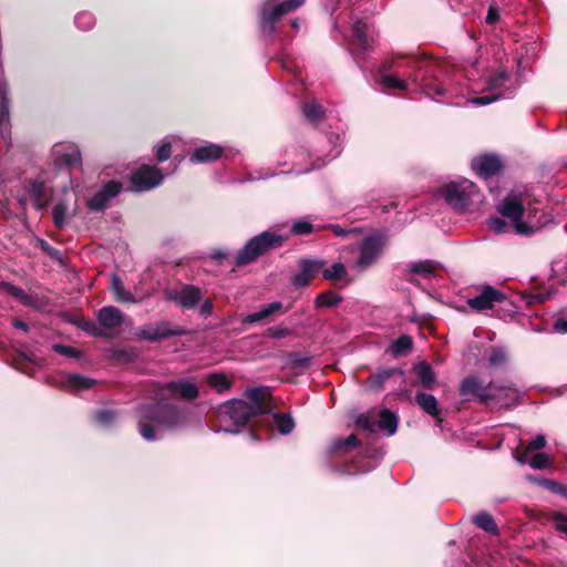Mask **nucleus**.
Here are the masks:
<instances>
[{"instance_id":"nucleus-2","label":"nucleus","mask_w":567,"mask_h":567,"mask_svg":"<svg viewBox=\"0 0 567 567\" xmlns=\"http://www.w3.org/2000/svg\"><path fill=\"white\" fill-rule=\"evenodd\" d=\"M461 396L474 398L484 406L512 408L519 400L518 390L514 384H498L494 381L485 383L477 375L462 380L458 389Z\"/></svg>"},{"instance_id":"nucleus-49","label":"nucleus","mask_w":567,"mask_h":567,"mask_svg":"<svg viewBox=\"0 0 567 567\" xmlns=\"http://www.w3.org/2000/svg\"><path fill=\"white\" fill-rule=\"evenodd\" d=\"M550 461L547 454L536 453L530 460L529 465L535 470H544L548 467Z\"/></svg>"},{"instance_id":"nucleus-64","label":"nucleus","mask_w":567,"mask_h":567,"mask_svg":"<svg viewBox=\"0 0 567 567\" xmlns=\"http://www.w3.org/2000/svg\"><path fill=\"white\" fill-rule=\"evenodd\" d=\"M554 328L557 332L567 333V317L558 318L554 323Z\"/></svg>"},{"instance_id":"nucleus-34","label":"nucleus","mask_w":567,"mask_h":567,"mask_svg":"<svg viewBox=\"0 0 567 567\" xmlns=\"http://www.w3.org/2000/svg\"><path fill=\"white\" fill-rule=\"evenodd\" d=\"M272 420L281 435L290 434L295 429V421L290 414L284 412H276L272 414Z\"/></svg>"},{"instance_id":"nucleus-17","label":"nucleus","mask_w":567,"mask_h":567,"mask_svg":"<svg viewBox=\"0 0 567 567\" xmlns=\"http://www.w3.org/2000/svg\"><path fill=\"white\" fill-rule=\"evenodd\" d=\"M164 389L167 390L172 396L181 398L186 401H194L199 395L197 385L184 379L169 381L164 385Z\"/></svg>"},{"instance_id":"nucleus-32","label":"nucleus","mask_w":567,"mask_h":567,"mask_svg":"<svg viewBox=\"0 0 567 567\" xmlns=\"http://www.w3.org/2000/svg\"><path fill=\"white\" fill-rule=\"evenodd\" d=\"M413 349V339L410 336H401L395 339L391 346L389 351L393 357L399 358L408 354Z\"/></svg>"},{"instance_id":"nucleus-22","label":"nucleus","mask_w":567,"mask_h":567,"mask_svg":"<svg viewBox=\"0 0 567 567\" xmlns=\"http://www.w3.org/2000/svg\"><path fill=\"white\" fill-rule=\"evenodd\" d=\"M536 519L542 524L551 523L556 532L567 534V514L565 513L542 509L538 512Z\"/></svg>"},{"instance_id":"nucleus-4","label":"nucleus","mask_w":567,"mask_h":567,"mask_svg":"<svg viewBox=\"0 0 567 567\" xmlns=\"http://www.w3.org/2000/svg\"><path fill=\"white\" fill-rule=\"evenodd\" d=\"M286 237L276 233L266 230L261 234L252 237L247 244L238 251L235 257L234 265L236 267H243L256 261L260 256L271 249H276L282 246Z\"/></svg>"},{"instance_id":"nucleus-8","label":"nucleus","mask_w":567,"mask_h":567,"mask_svg":"<svg viewBox=\"0 0 567 567\" xmlns=\"http://www.w3.org/2000/svg\"><path fill=\"white\" fill-rule=\"evenodd\" d=\"M477 193V186L467 179L452 182L443 188V195L447 204L461 210L467 209L473 204Z\"/></svg>"},{"instance_id":"nucleus-21","label":"nucleus","mask_w":567,"mask_h":567,"mask_svg":"<svg viewBox=\"0 0 567 567\" xmlns=\"http://www.w3.org/2000/svg\"><path fill=\"white\" fill-rule=\"evenodd\" d=\"M368 24L357 20L352 25V45L358 53H365L371 49V40L368 37Z\"/></svg>"},{"instance_id":"nucleus-23","label":"nucleus","mask_w":567,"mask_h":567,"mask_svg":"<svg viewBox=\"0 0 567 567\" xmlns=\"http://www.w3.org/2000/svg\"><path fill=\"white\" fill-rule=\"evenodd\" d=\"M282 308L284 306L280 301L268 303L266 306H262L259 311L247 315L243 319V323L252 324L256 322L268 320L276 313L282 311Z\"/></svg>"},{"instance_id":"nucleus-60","label":"nucleus","mask_w":567,"mask_h":567,"mask_svg":"<svg viewBox=\"0 0 567 567\" xmlns=\"http://www.w3.org/2000/svg\"><path fill=\"white\" fill-rule=\"evenodd\" d=\"M29 362L30 360L24 354H19L13 359L14 368L23 373H28Z\"/></svg>"},{"instance_id":"nucleus-59","label":"nucleus","mask_w":567,"mask_h":567,"mask_svg":"<svg viewBox=\"0 0 567 567\" xmlns=\"http://www.w3.org/2000/svg\"><path fill=\"white\" fill-rule=\"evenodd\" d=\"M290 333L289 329L287 328H268L266 331V336L272 339H282L287 337Z\"/></svg>"},{"instance_id":"nucleus-54","label":"nucleus","mask_w":567,"mask_h":567,"mask_svg":"<svg viewBox=\"0 0 567 567\" xmlns=\"http://www.w3.org/2000/svg\"><path fill=\"white\" fill-rule=\"evenodd\" d=\"M509 79V74L507 71H501L497 74L493 75L488 80V85L491 89H499L505 82Z\"/></svg>"},{"instance_id":"nucleus-16","label":"nucleus","mask_w":567,"mask_h":567,"mask_svg":"<svg viewBox=\"0 0 567 567\" xmlns=\"http://www.w3.org/2000/svg\"><path fill=\"white\" fill-rule=\"evenodd\" d=\"M29 196L33 202V206L37 210L45 209L52 198V189L48 188L43 181L30 179L29 181Z\"/></svg>"},{"instance_id":"nucleus-45","label":"nucleus","mask_w":567,"mask_h":567,"mask_svg":"<svg viewBox=\"0 0 567 567\" xmlns=\"http://www.w3.org/2000/svg\"><path fill=\"white\" fill-rule=\"evenodd\" d=\"M382 83L386 89H391V90L405 91L408 87V84L405 81H403L392 74L384 75L382 78Z\"/></svg>"},{"instance_id":"nucleus-14","label":"nucleus","mask_w":567,"mask_h":567,"mask_svg":"<svg viewBox=\"0 0 567 567\" xmlns=\"http://www.w3.org/2000/svg\"><path fill=\"white\" fill-rule=\"evenodd\" d=\"M382 251V240L379 236H369L363 239L357 266L367 269L377 261Z\"/></svg>"},{"instance_id":"nucleus-51","label":"nucleus","mask_w":567,"mask_h":567,"mask_svg":"<svg viewBox=\"0 0 567 567\" xmlns=\"http://www.w3.org/2000/svg\"><path fill=\"white\" fill-rule=\"evenodd\" d=\"M75 23L80 29L90 30L93 27L94 18L89 12H81L75 17Z\"/></svg>"},{"instance_id":"nucleus-56","label":"nucleus","mask_w":567,"mask_h":567,"mask_svg":"<svg viewBox=\"0 0 567 567\" xmlns=\"http://www.w3.org/2000/svg\"><path fill=\"white\" fill-rule=\"evenodd\" d=\"M546 446V437L543 434H538L532 442H529L526 447L527 452H534L542 450Z\"/></svg>"},{"instance_id":"nucleus-25","label":"nucleus","mask_w":567,"mask_h":567,"mask_svg":"<svg viewBox=\"0 0 567 567\" xmlns=\"http://www.w3.org/2000/svg\"><path fill=\"white\" fill-rule=\"evenodd\" d=\"M415 402L429 415L435 417L440 422L442 421L440 417L437 400L434 395L425 392H417L415 394Z\"/></svg>"},{"instance_id":"nucleus-38","label":"nucleus","mask_w":567,"mask_h":567,"mask_svg":"<svg viewBox=\"0 0 567 567\" xmlns=\"http://www.w3.org/2000/svg\"><path fill=\"white\" fill-rule=\"evenodd\" d=\"M410 271L414 275H421L424 278H430L435 274L436 268L432 260H421L411 264Z\"/></svg>"},{"instance_id":"nucleus-3","label":"nucleus","mask_w":567,"mask_h":567,"mask_svg":"<svg viewBox=\"0 0 567 567\" xmlns=\"http://www.w3.org/2000/svg\"><path fill=\"white\" fill-rule=\"evenodd\" d=\"M215 417L216 424L226 433H237L240 427L254 420L248 402L236 399L220 404Z\"/></svg>"},{"instance_id":"nucleus-5","label":"nucleus","mask_w":567,"mask_h":567,"mask_svg":"<svg viewBox=\"0 0 567 567\" xmlns=\"http://www.w3.org/2000/svg\"><path fill=\"white\" fill-rule=\"evenodd\" d=\"M305 3V0H287L276 4L265 3L260 9L259 29L267 39H272L281 18Z\"/></svg>"},{"instance_id":"nucleus-27","label":"nucleus","mask_w":567,"mask_h":567,"mask_svg":"<svg viewBox=\"0 0 567 567\" xmlns=\"http://www.w3.org/2000/svg\"><path fill=\"white\" fill-rule=\"evenodd\" d=\"M395 374L403 377L404 372L400 368H380L369 377V381L372 388L380 390L384 382Z\"/></svg>"},{"instance_id":"nucleus-42","label":"nucleus","mask_w":567,"mask_h":567,"mask_svg":"<svg viewBox=\"0 0 567 567\" xmlns=\"http://www.w3.org/2000/svg\"><path fill=\"white\" fill-rule=\"evenodd\" d=\"M69 384L75 390H87L91 389L95 381L81 374H70L68 378Z\"/></svg>"},{"instance_id":"nucleus-15","label":"nucleus","mask_w":567,"mask_h":567,"mask_svg":"<svg viewBox=\"0 0 567 567\" xmlns=\"http://www.w3.org/2000/svg\"><path fill=\"white\" fill-rule=\"evenodd\" d=\"M175 301L183 309H194L202 300V290L194 285H183L177 291L171 292L167 297Z\"/></svg>"},{"instance_id":"nucleus-35","label":"nucleus","mask_w":567,"mask_h":567,"mask_svg":"<svg viewBox=\"0 0 567 567\" xmlns=\"http://www.w3.org/2000/svg\"><path fill=\"white\" fill-rule=\"evenodd\" d=\"M342 297L331 290H326L315 298L316 308H330L342 302Z\"/></svg>"},{"instance_id":"nucleus-6","label":"nucleus","mask_w":567,"mask_h":567,"mask_svg":"<svg viewBox=\"0 0 567 567\" xmlns=\"http://www.w3.org/2000/svg\"><path fill=\"white\" fill-rule=\"evenodd\" d=\"M467 305L476 311L504 310L508 313H515L516 307L508 297L493 286L484 285L480 293L467 300Z\"/></svg>"},{"instance_id":"nucleus-39","label":"nucleus","mask_w":567,"mask_h":567,"mask_svg":"<svg viewBox=\"0 0 567 567\" xmlns=\"http://www.w3.org/2000/svg\"><path fill=\"white\" fill-rule=\"evenodd\" d=\"M359 445V439L354 434H351L346 439L337 440L332 445V450L337 453H347Z\"/></svg>"},{"instance_id":"nucleus-46","label":"nucleus","mask_w":567,"mask_h":567,"mask_svg":"<svg viewBox=\"0 0 567 567\" xmlns=\"http://www.w3.org/2000/svg\"><path fill=\"white\" fill-rule=\"evenodd\" d=\"M61 161L68 166V167H76L81 166V153L78 148H72L71 152L64 153L61 156Z\"/></svg>"},{"instance_id":"nucleus-61","label":"nucleus","mask_w":567,"mask_h":567,"mask_svg":"<svg viewBox=\"0 0 567 567\" xmlns=\"http://www.w3.org/2000/svg\"><path fill=\"white\" fill-rule=\"evenodd\" d=\"M501 19L499 9L495 4H491L485 18L486 23L495 24Z\"/></svg>"},{"instance_id":"nucleus-55","label":"nucleus","mask_w":567,"mask_h":567,"mask_svg":"<svg viewBox=\"0 0 567 567\" xmlns=\"http://www.w3.org/2000/svg\"><path fill=\"white\" fill-rule=\"evenodd\" d=\"M39 246L40 248L42 249V251H44L45 254H48L51 258L53 259H60L61 257V251L54 247H52L47 240L44 239H40L39 241Z\"/></svg>"},{"instance_id":"nucleus-33","label":"nucleus","mask_w":567,"mask_h":567,"mask_svg":"<svg viewBox=\"0 0 567 567\" xmlns=\"http://www.w3.org/2000/svg\"><path fill=\"white\" fill-rule=\"evenodd\" d=\"M473 522L478 528L483 529L484 532L491 535L496 536L499 534V529L497 524L495 523L494 517L486 512L478 513L474 517Z\"/></svg>"},{"instance_id":"nucleus-18","label":"nucleus","mask_w":567,"mask_h":567,"mask_svg":"<svg viewBox=\"0 0 567 567\" xmlns=\"http://www.w3.org/2000/svg\"><path fill=\"white\" fill-rule=\"evenodd\" d=\"M247 398L250 401L248 404L254 419L270 413L271 406L267 402V391L265 389L254 388L247 392Z\"/></svg>"},{"instance_id":"nucleus-28","label":"nucleus","mask_w":567,"mask_h":567,"mask_svg":"<svg viewBox=\"0 0 567 567\" xmlns=\"http://www.w3.org/2000/svg\"><path fill=\"white\" fill-rule=\"evenodd\" d=\"M311 361V355H301L298 352H289L287 355V364L296 374L306 372L310 368Z\"/></svg>"},{"instance_id":"nucleus-12","label":"nucleus","mask_w":567,"mask_h":567,"mask_svg":"<svg viewBox=\"0 0 567 567\" xmlns=\"http://www.w3.org/2000/svg\"><path fill=\"white\" fill-rule=\"evenodd\" d=\"M471 167L480 177L487 179L499 174L504 164L497 154L486 153L474 157Z\"/></svg>"},{"instance_id":"nucleus-37","label":"nucleus","mask_w":567,"mask_h":567,"mask_svg":"<svg viewBox=\"0 0 567 567\" xmlns=\"http://www.w3.org/2000/svg\"><path fill=\"white\" fill-rule=\"evenodd\" d=\"M302 113L312 123H318L324 117V110L317 102H305L302 104Z\"/></svg>"},{"instance_id":"nucleus-58","label":"nucleus","mask_w":567,"mask_h":567,"mask_svg":"<svg viewBox=\"0 0 567 567\" xmlns=\"http://www.w3.org/2000/svg\"><path fill=\"white\" fill-rule=\"evenodd\" d=\"M501 96H502V94H488V95L477 96V97L472 99V103L475 105H487V104H491V103L497 101Z\"/></svg>"},{"instance_id":"nucleus-29","label":"nucleus","mask_w":567,"mask_h":567,"mask_svg":"<svg viewBox=\"0 0 567 567\" xmlns=\"http://www.w3.org/2000/svg\"><path fill=\"white\" fill-rule=\"evenodd\" d=\"M379 415L377 429L386 432L388 435H393L398 430V416L388 409L381 410Z\"/></svg>"},{"instance_id":"nucleus-13","label":"nucleus","mask_w":567,"mask_h":567,"mask_svg":"<svg viewBox=\"0 0 567 567\" xmlns=\"http://www.w3.org/2000/svg\"><path fill=\"white\" fill-rule=\"evenodd\" d=\"M123 189V184L118 181H109L103 187L86 200L90 210L102 212L107 207L109 202L116 197Z\"/></svg>"},{"instance_id":"nucleus-36","label":"nucleus","mask_w":567,"mask_h":567,"mask_svg":"<svg viewBox=\"0 0 567 567\" xmlns=\"http://www.w3.org/2000/svg\"><path fill=\"white\" fill-rule=\"evenodd\" d=\"M154 330L157 333V336L151 338V342H158L161 340L168 339L171 337L184 334V329L171 328L169 322H162V323L157 324Z\"/></svg>"},{"instance_id":"nucleus-53","label":"nucleus","mask_w":567,"mask_h":567,"mask_svg":"<svg viewBox=\"0 0 567 567\" xmlns=\"http://www.w3.org/2000/svg\"><path fill=\"white\" fill-rule=\"evenodd\" d=\"M156 159L158 162H165L172 156V144L169 142H163L156 150Z\"/></svg>"},{"instance_id":"nucleus-19","label":"nucleus","mask_w":567,"mask_h":567,"mask_svg":"<svg viewBox=\"0 0 567 567\" xmlns=\"http://www.w3.org/2000/svg\"><path fill=\"white\" fill-rule=\"evenodd\" d=\"M101 328L115 329L124 323L123 312L114 306L102 307L96 315Z\"/></svg>"},{"instance_id":"nucleus-26","label":"nucleus","mask_w":567,"mask_h":567,"mask_svg":"<svg viewBox=\"0 0 567 567\" xmlns=\"http://www.w3.org/2000/svg\"><path fill=\"white\" fill-rule=\"evenodd\" d=\"M0 292H4L17 299L23 306H32L34 298L27 293L22 288L7 281H0Z\"/></svg>"},{"instance_id":"nucleus-50","label":"nucleus","mask_w":567,"mask_h":567,"mask_svg":"<svg viewBox=\"0 0 567 567\" xmlns=\"http://www.w3.org/2000/svg\"><path fill=\"white\" fill-rule=\"evenodd\" d=\"M506 361V353L502 348L493 347L488 358L489 365L498 367Z\"/></svg>"},{"instance_id":"nucleus-24","label":"nucleus","mask_w":567,"mask_h":567,"mask_svg":"<svg viewBox=\"0 0 567 567\" xmlns=\"http://www.w3.org/2000/svg\"><path fill=\"white\" fill-rule=\"evenodd\" d=\"M413 372L425 390H433L437 383L433 368L426 361H421L413 367Z\"/></svg>"},{"instance_id":"nucleus-62","label":"nucleus","mask_w":567,"mask_h":567,"mask_svg":"<svg viewBox=\"0 0 567 567\" xmlns=\"http://www.w3.org/2000/svg\"><path fill=\"white\" fill-rule=\"evenodd\" d=\"M10 123V106L2 105L0 106V128H4Z\"/></svg>"},{"instance_id":"nucleus-63","label":"nucleus","mask_w":567,"mask_h":567,"mask_svg":"<svg viewBox=\"0 0 567 567\" xmlns=\"http://www.w3.org/2000/svg\"><path fill=\"white\" fill-rule=\"evenodd\" d=\"M96 420L102 424H110L114 420V413L110 410H101L96 413Z\"/></svg>"},{"instance_id":"nucleus-31","label":"nucleus","mask_w":567,"mask_h":567,"mask_svg":"<svg viewBox=\"0 0 567 567\" xmlns=\"http://www.w3.org/2000/svg\"><path fill=\"white\" fill-rule=\"evenodd\" d=\"M206 382L217 393H224L226 391H229L233 385L231 381L227 378L225 373L218 372L209 373L206 377Z\"/></svg>"},{"instance_id":"nucleus-43","label":"nucleus","mask_w":567,"mask_h":567,"mask_svg":"<svg viewBox=\"0 0 567 567\" xmlns=\"http://www.w3.org/2000/svg\"><path fill=\"white\" fill-rule=\"evenodd\" d=\"M76 324L81 330L95 338H103L106 336L105 332L94 321L81 319Z\"/></svg>"},{"instance_id":"nucleus-9","label":"nucleus","mask_w":567,"mask_h":567,"mask_svg":"<svg viewBox=\"0 0 567 567\" xmlns=\"http://www.w3.org/2000/svg\"><path fill=\"white\" fill-rule=\"evenodd\" d=\"M164 181L162 171L153 165L144 164L130 175V189L135 193L151 190Z\"/></svg>"},{"instance_id":"nucleus-47","label":"nucleus","mask_w":567,"mask_h":567,"mask_svg":"<svg viewBox=\"0 0 567 567\" xmlns=\"http://www.w3.org/2000/svg\"><path fill=\"white\" fill-rule=\"evenodd\" d=\"M315 229L312 223L307 220H297L291 226V233L293 235H310Z\"/></svg>"},{"instance_id":"nucleus-20","label":"nucleus","mask_w":567,"mask_h":567,"mask_svg":"<svg viewBox=\"0 0 567 567\" xmlns=\"http://www.w3.org/2000/svg\"><path fill=\"white\" fill-rule=\"evenodd\" d=\"M224 148L218 144H207L196 147L189 155L192 163H210L221 157Z\"/></svg>"},{"instance_id":"nucleus-52","label":"nucleus","mask_w":567,"mask_h":567,"mask_svg":"<svg viewBox=\"0 0 567 567\" xmlns=\"http://www.w3.org/2000/svg\"><path fill=\"white\" fill-rule=\"evenodd\" d=\"M544 486L555 493V494H558V495H561L563 497L567 498V486L566 485H563L554 480H545L544 481Z\"/></svg>"},{"instance_id":"nucleus-30","label":"nucleus","mask_w":567,"mask_h":567,"mask_svg":"<svg viewBox=\"0 0 567 567\" xmlns=\"http://www.w3.org/2000/svg\"><path fill=\"white\" fill-rule=\"evenodd\" d=\"M111 290L115 295V300L125 303H135L136 299L133 293L124 288V285L120 277L114 275L111 280Z\"/></svg>"},{"instance_id":"nucleus-10","label":"nucleus","mask_w":567,"mask_h":567,"mask_svg":"<svg viewBox=\"0 0 567 567\" xmlns=\"http://www.w3.org/2000/svg\"><path fill=\"white\" fill-rule=\"evenodd\" d=\"M497 210L503 217H506L513 221L514 227L518 234L529 235L533 233V228L526 223L522 221L525 207L522 199L516 195H507L502 204L497 206Z\"/></svg>"},{"instance_id":"nucleus-48","label":"nucleus","mask_w":567,"mask_h":567,"mask_svg":"<svg viewBox=\"0 0 567 567\" xmlns=\"http://www.w3.org/2000/svg\"><path fill=\"white\" fill-rule=\"evenodd\" d=\"M355 424L370 433H375L377 431V421L367 414H360L357 417Z\"/></svg>"},{"instance_id":"nucleus-7","label":"nucleus","mask_w":567,"mask_h":567,"mask_svg":"<svg viewBox=\"0 0 567 567\" xmlns=\"http://www.w3.org/2000/svg\"><path fill=\"white\" fill-rule=\"evenodd\" d=\"M417 74L416 79H421L422 92L434 100L444 97L447 89L440 82L439 76L442 72L441 68L427 58H421L416 61Z\"/></svg>"},{"instance_id":"nucleus-41","label":"nucleus","mask_w":567,"mask_h":567,"mask_svg":"<svg viewBox=\"0 0 567 567\" xmlns=\"http://www.w3.org/2000/svg\"><path fill=\"white\" fill-rule=\"evenodd\" d=\"M346 276L347 269L342 262H334L330 269H322V277L326 280H341Z\"/></svg>"},{"instance_id":"nucleus-1","label":"nucleus","mask_w":567,"mask_h":567,"mask_svg":"<svg viewBox=\"0 0 567 567\" xmlns=\"http://www.w3.org/2000/svg\"><path fill=\"white\" fill-rule=\"evenodd\" d=\"M136 416L140 434L146 441L156 440L155 424L174 430L186 423L184 409L162 401L140 404L136 409Z\"/></svg>"},{"instance_id":"nucleus-40","label":"nucleus","mask_w":567,"mask_h":567,"mask_svg":"<svg viewBox=\"0 0 567 567\" xmlns=\"http://www.w3.org/2000/svg\"><path fill=\"white\" fill-rule=\"evenodd\" d=\"M66 212H68V204L64 200H60L53 207V224H54L55 228L61 230L65 227Z\"/></svg>"},{"instance_id":"nucleus-11","label":"nucleus","mask_w":567,"mask_h":567,"mask_svg":"<svg viewBox=\"0 0 567 567\" xmlns=\"http://www.w3.org/2000/svg\"><path fill=\"white\" fill-rule=\"evenodd\" d=\"M298 265L299 271L291 278V284L296 288H305L322 271L326 261L315 258H301Z\"/></svg>"},{"instance_id":"nucleus-44","label":"nucleus","mask_w":567,"mask_h":567,"mask_svg":"<svg viewBox=\"0 0 567 567\" xmlns=\"http://www.w3.org/2000/svg\"><path fill=\"white\" fill-rule=\"evenodd\" d=\"M52 349L54 352H56L61 355H64V357H69V358H73V359H80L82 357V351L79 350L78 348H74L71 346L55 343L52 346Z\"/></svg>"},{"instance_id":"nucleus-57","label":"nucleus","mask_w":567,"mask_h":567,"mask_svg":"<svg viewBox=\"0 0 567 567\" xmlns=\"http://www.w3.org/2000/svg\"><path fill=\"white\" fill-rule=\"evenodd\" d=\"M488 225L491 229L498 234L504 233L507 227V223L499 217H491L488 219Z\"/></svg>"}]
</instances>
